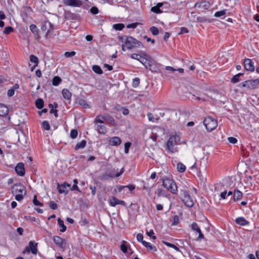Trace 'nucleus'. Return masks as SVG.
Wrapping results in <instances>:
<instances>
[{"instance_id": "34", "label": "nucleus", "mask_w": 259, "mask_h": 259, "mask_svg": "<svg viewBox=\"0 0 259 259\" xmlns=\"http://www.w3.org/2000/svg\"><path fill=\"white\" fill-rule=\"evenodd\" d=\"M93 70L98 74H102L103 73V71L101 69V67L97 65H95L93 66L92 67Z\"/></svg>"}, {"instance_id": "50", "label": "nucleus", "mask_w": 259, "mask_h": 259, "mask_svg": "<svg viewBox=\"0 0 259 259\" xmlns=\"http://www.w3.org/2000/svg\"><path fill=\"white\" fill-rule=\"evenodd\" d=\"M126 243V241H122V243L120 245V249L123 253L127 252V247L125 245V243Z\"/></svg>"}, {"instance_id": "1", "label": "nucleus", "mask_w": 259, "mask_h": 259, "mask_svg": "<svg viewBox=\"0 0 259 259\" xmlns=\"http://www.w3.org/2000/svg\"><path fill=\"white\" fill-rule=\"evenodd\" d=\"M12 192L15 195V199L18 201L22 200L26 193L25 187L21 184L14 185L12 188Z\"/></svg>"}, {"instance_id": "40", "label": "nucleus", "mask_w": 259, "mask_h": 259, "mask_svg": "<svg viewBox=\"0 0 259 259\" xmlns=\"http://www.w3.org/2000/svg\"><path fill=\"white\" fill-rule=\"evenodd\" d=\"M113 28L116 30H121L124 28V25L122 23H117L113 25Z\"/></svg>"}, {"instance_id": "55", "label": "nucleus", "mask_w": 259, "mask_h": 259, "mask_svg": "<svg viewBox=\"0 0 259 259\" xmlns=\"http://www.w3.org/2000/svg\"><path fill=\"white\" fill-rule=\"evenodd\" d=\"M131 145V143L129 142H126L124 144V152L125 153H128L129 152V149Z\"/></svg>"}, {"instance_id": "64", "label": "nucleus", "mask_w": 259, "mask_h": 259, "mask_svg": "<svg viewBox=\"0 0 259 259\" xmlns=\"http://www.w3.org/2000/svg\"><path fill=\"white\" fill-rule=\"evenodd\" d=\"M228 140V141L232 144H235L237 142V140L234 137H229Z\"/></svg>"}, {"instance_id": "62", "label": "nucleus", "mask_w": 259, "mask_h": 259, "mask_svg": "<svg viewBox=\"0 0 259 259\" xmlns=\"http://www.w3.org/2000/svg\"><path fill=\"white\" fill-rule=\"evenodd\" d=\"M137 239L139 242H141L142 243L143 240V235L141 233H139L137 235Z\"/></svg>"}, {"instance_id": "37", "label": "nucleus", "mask_w": 259, "mask_h": 259, "mask_svg": "<svg viewBox=\"0 0 259 259\" xmlns=\"http://www.w3.org/2000/svg\"><path fill=\"white\" fill-rule=\"evenodd\" d=\"M177 169L180 172H183L186 170V166L181 162H179L177 164Z\"/></svg>"}, {"instance_id": "46", "label": "nucleus", "mask_w": 259, "mask_h": 259, "mask_svg": "<svg viewBox=\"0 0 259 259\" xmlns=\"http://www.w3.org/2000/svg\"><path fill=\"white\" fill-rule=\"evenodd\" d=\"M14 31V29L11 26H8L5 28L4 30L3 31L4 33L5 34H9L11 32Z\"/></svg>"}, {"instance_id": "21", "label": "nucleus", "mask_w": 259, "mask_h": 259, "mask_svg": "<svg viewBox=\"0 0 259 259\" xmlns=\"http://www.w3.org/2000/svg\"><path fill=\"white\" fill-rule=\"evenodd\" d=\"M53 240L54 242L56 244L57 246H58L61 248H63V239L61 238L60 237L58 236H55L54 237Z\"/></svg>"}, {"instance_id": "51", "label": "nucleus", "mask_w": 259, "mask_h": 259, "mask_svg": "<svg viewBox=\"0 0 259 259\" xmlns=\"http://www.w3.org/2000/svg\"><path fill=\"white\" fill-rule=\"evenodd\" d=\"M78 135V132L76 130L73 129L71 131L70 137L72 139H75Z\"/></svg>"}, {"instance_id": "19", "label": "nucleus", "mask_w": 259, "mask_h": 259, "mask_svg": "<svg viewBox=\"0 0 259 259\" xmlns=\"http://www.w3.org/2000/svg\"><path fill=\"white\" fill-rule=\"evenodd\" d=\"M162 7V3H158L156 6L153 7L151 8V11L157 14H160L164 12L163 9H160Z\"/></svg>"}, {"instance_id": "63", "label": "nucleus", "mask_w": 259, "mask_h": 259, "mask_svg": "<svg viewBox=\"0 0 259 259\" xmlns=\"http://www.w3.org/2000/svg\"><path fill=\"white\" fill-rule=\"evenodd\" d=\"M179 223V217L178 215H174V218H173V222H172V224L173 225H177Z\"/></svg>"}, {"instance_id": "10", "label": "nucleus", "mask_w": 259, "mask_h": 259, "mask_svg": "<svg viewBox=\"0 0 259 259\" xmlns=\"http://www.w3.org/2000/svg\"><path fill=\"white\" fill-rule=\"evenodd\" d=\"M194 7L200 9L201 12H204L210 8V4L208 2L203 1L196 3Z\"/></svg>"}, {"instance_id": "15", "label": "nucleus", "mask_w": 259, "mask_h": 259, "mask_svg": "<svg viewBox=\"0 0 259 259\" xmlns=\"http://www.w3.org/2000/svg\"><path fill=\"white\" fill-rule=\"evenodd\" d=\"M16 172L20 176H23L25 175L24 165L23 163H19L15 168Z\"/></svg>"}, {"instance_id": "47", "label": "nucleus", "mask_w": 259, "mask_h": 259, "mask_svg": "<svg viewBox=\"0 0 259 259\" xmlns=\"http://www.w3.org/2000/svg\"><path fill=\"white\" fill-rule=\"evenodd\" d=\"M196 20L200 22H210V21L205 17H197Z\"/></svg>"}, {"instance_id": "26", "label": "nucleus", "mask_w": 259, "mask_h": 259, "mask_svg": "<svg viewBox=\"0 0 259 259\" xmlns=\"http://www.w3.org/2000/svg\"><path fill=\"white\" fill-rule=\"evenodd\" d=\"M242 193L238 190H235L233 193V199L234 201L240 200L242 197Z\"/></svg>"}, {"instance_id": "57", "label": "nucleus", "mask_w": 259, "mask_h": 259, "mask_svg": "<svg viewBox=\"0 0 259 259\" xmlns=\"http://www.w3.org/2000/svg\"><path fill=\"white\" fill-rule=\"evenodd\" d=\"M258 79L251 80L252 87L254 89L258 87Z\"/></svg>"}, {"instance_id": "30", "label": "nucleus", "mask_w": 259, "mask_h": 259, "mask_svg": "<svg viewBox=\"0 0 259 259\" xmlns=\"http://www.w3.org/2000/svg\"><path fill=\"white\" fill-rule=\"evenodd\" d=\"M244 73H239L237 74L234 75L231 79V82L233 83H236L240 81L239 77L243 75Z\"/></svg>"}, {"instance_id": "49", "label": "nucleus", "mask_w": 259, "mask_h": 259, "mask_svg": "<svg viewBox=\"0 0 259 259\" xmlns=\"http://www.w3.org/2000/svg\"><path fill=\"white\" fill-rule=\"evenodd\" d=\"M42 126L46 131H49L50 129L49 123L46 120L42 122Z\"/></svg>"}, {"instance_id": "42", "label": "nucleus", "mask_w": 259, "mask_h": 259, "mask_svg": "<svg viewBox=\"0 0 259 259\" xmlns=\"http://www.w3.org/2000/svg\"><path fill=\"white\" fill-rule=\"evenodd\" d=\"M78 104L84 108H88L89 107V104L87 103L84 99H79L78 100Z\"/></svg>"}, {"instance_id": "58", "label": "nucleus", "mask_w": 259, "mask_h": 259, "mask_svg": "<svg viewBox=\"0 0 259 259\" xmlns=\"http://www.w3.org/2000/svg\"><path fill=\"white\" fill-rule=\"evenodd\" d=\"M90 12L92 14L96 15L99 13V10L96 7H93L90 9Z\"/></svg>"}, {"instance_id": "61", "label": "nucleus", "mask_w": 259, "mask_h": 259, "mask_svg": "<svg viewBox=\"0 0 259 259\" xmlns=\"http://www.w3.org/2000/svg\"><path fill=\"white\" fill-rule=\"evenodd\" d=\"M189 32V30L188 29L186 28V27H181V31L180 32L178 33L179 35H181V34H182L183 33H188Z\"/></svg>"}, {"instance_id": "14", "label": "nucleus", "mask_w": 259, "mask_h": 259, "mask_svg": "<svg viewBox=\"0 0 259 259\" xmlns=\"http://www.w3.org/2000/svg\"><path fill=\"white\" fill-rule=\"evenodd\" d=\"M244 66L245 69L249 71H254V66L252 63L251 60L250 59H245L244 61Z\"/></svg>"}, {"instance_id": "13", "label": "nucleus", "mask_w": 259, "mask_h": 259, "mask_svg": "<svg viewBox=\"0 0 259 259\" xmlns=\"http://www.w3.org/2000/svg\"><path fill=\"white\" fill-rule=\"evenodd\" d=\"M109 145L112 146H118L121 143V140L118 137H113L109 138Z\"/></svg>"}, {"instance_id": "59", "label": "nucleus", "mask_w": 259, "mask_h": 259, "mask_svg": "<svg viewBox=\"0 0 259 259\" xmlns=\"http://www.w3.org/2000/svg\"><path fill=\"white\" fill-rule=\"evenodd\" d=\"M146 234L148 236L151 237L153 239L155 240L156 239V236L154 235V233L153 230H151L149 232H147Z\"/></svg>"}, {"instance_id": "23", "label": "nucleus", "mask_w": 259, "mask_h": 259, "mask_svg": "<svg viewBox=\"0 0 259 259\" xmlns=\"http://www.w3.org/2000/svg\"><path fill=\"white\" fill-rule=\"evenodd\" d=\"M235 223L240 226H245L249 224V222L246 221L243 217H238L236 219Z\"/></svg>"}, {"instance_id": "53", "label": "nucleus", "mask_w": 259, "mask_h": 259, "mask_svg": "<svg viewBox=\"0 0 259 259\" xmlns=\"http://www.w3.org/2000/svg\"><path fill=\"white\" fill-rule=\"evenodd\" d=\"M33 203L35 205L40 206H42L43 205L42 203H41V202L37 200L36 195H34V196L33 197Z\"/></svg>"}, {"instance_id": "6", "label": "nucleus", "mask_w": 259, "mask_h": 259, "mask_svg": "<svg viewBox=\"0 0 259 259\" xmlns=\"http://www.w3.org/2000/svg\"><path fill=\"white\" fill-rule=\"evenodd\" d=\"M203 124L207 131L211 132L217 127L218 125V122L214 118L211 117H208L204 119Z\"/></svg>"}, {"instance_id": "41", "label": "nucleus", "mask_w": 259, "mask_h": 259, "mask_svg": "<svg viewBox=\"0 0 259 259\" xmlns=\"http://www.w3.org/2000/svg\"><path fill=\"white\" fill-rule=\"evenodd\" d=\"M118 200H119L115 197H112V198L110 199V204L112 206H115L118 204Z\"/></svg>"}, {"instance_id": "35", "label": "nucleus", "mask_w": 259, "mask_h": 259, "mask_svg": "<svg viewBox=\"0 0 259 259\" xmlns=\"http://www.w3.org/2000/svg\"><path fill=\"white\" fill-rule=\"evenodd\" d=\"M30 61L31 62L34 63L35 64L34 65V67H35L36 66H37L38 63V59L36 56L33 55H31L30 56Z\"/></svg>"}, {"instance_id": "4", "label": "nucleus", "mask_w": 259, "mask_h": 259, "mask_svg": "<svg viewBox=\"0 0 259 259\" xmlns=\"http://www.w3.org/2000/svg\"><path fill=\"white\" fill-rule=\"evenodd\" d=\"M163 186L171 193L176 194L177 193L178 189L176 183L174 180L166 178L162 180Z\"/></svg>"}, {"instance_id": "60", "label": "nucleus", "mask_w": 259, "mask_h": 259, "mask_svg": "<svg viewBox=\"0 0 259 259\" xmlns=\"http://www.w3.org/2000/svg\"><path fill=\"white\" fill-rule=\"evenodd\" d=\"M138 24H139L138 23H131V24H128L126 26V27L127 28H136L137 27V26L138 25Z\"/></svg>"}, {"instance_id": "27", "label": "nucleus", "mask_w": 259, "mask_h": 259, "mask_svg": "<svg viewBox=\"0 0 259 259\" xmlns=\"http://www.w3.org/2000/svg\"><path fill=\"white\" fill-rule=\"evenodd\" d=\"M139 61L144 65V66L148 68L150 66V61L147 59L146 58H144V57H140L139 58Z\"/></svg>"}, {"instance_id": "36", "label": "nucleus", "mask_w": 259, "mask_h": 259, "mask_svg": "<svg viewBox=\"0 0 259 259\" xmlns=\"http://www.w3.org/2000/svg\"><path fill=\"white\" fill-rule=\"evenodd\" d=\"M106 119V117L102 115L97 116L95 119V123H101L104 122V120Z\"/></svg>"}, {"instance_id": "5", "label": "nucleus", "mask_w": 259, "mask_h": 259, "mask_svg": "<svg viewBox=\"0 0 259 259\" xmlns=\"http://www.w3.org/2000/svg\"><path fill=\"white\" fill-rule=\"evenodd\" d=\"M180 137L177 135L172 136L168 139L166 146L169 151L171 153H174L177 151L175 146L178 144V142L180 141Z\"/></svg>"}, {"instance_id": "39", "label": "nucleus", "mask_w": 259, "mask_h": 259, "mask_svg": "<svg viewBox=\"0 0 259 259\" xmlns=\"http://www.w3.org/2000/svg\"><path fill=\"white\" fill-rule=\"evenodd\" d=\"M99 179L100 180H102V181H107V180H108L109 179H110L111 178H110V177L109 176V175H108L107 172L106 171L105 172L101 174L99 177Z\"/></svg>"}, {"instance_id": "11", "label": "nucleus", "mask_w": 259, "mask_h": 259, "mask_svg": "<svg viewBox=\"0 0 259 259\" xmlns=\"http://www.w3.org/2000/svg\"><path fill=\"white\" fill-rule=\"evenodd\" d=\"M124 171V168H122L120 170V171L119 172H116V170L114 168L112 169H108L106 171L108 175L110 177L111 179H112L113 178L115 177H118L120 175H121L123 172Z\"/></svg>"}, {"instance_id": "24", "label": "nucleus", "mask_w": 259, "mask_h": 259, "mask_svg": "<svg viewBox=\"0 0 259 259\" xmlns=\"http://www.w3.org/2000/svg\"><path fill=\"white\" fill-rule=\"evenodd\" d=\"M8 107L4 104L0 103V116H5L8 113Z\"/></svg>"}, {"instance_id": "22", "label": "nucleus", "mask_w": 259, "mask_h": 259, "mask_svg": "<svg viewBox=\"0 0 259 259\" xmlns=\"http://www.w3.org/2000/svg\"><path fill=\"white\" fill-rule=\"evenodd\" d=\"M142 244L147 248L148 251L155 252L157 251V248L155 246L152 245L149 242L143 241Z\"/></svg>"}, {"instance_id": "52", "label": "nucleus", "mask_w": 259, "mask_h": 259, "mask_svg": "<svg viewBox=\"0 0 259 259\" xmlns=\"http://www.w3.org/2000/svg\"><path fill=\"white\" fill-rule=\"evenodd\" d=\"M75 54H76V52L74 51L66 52L64 53V56L66 58H70V57H72L75 56Z\"/></svg>"}, {"instance_id": "7", "label": "nucleus", "mask_w": 259, "mask_h": 259, "mask_svg": "<svg viewBox=\"0 0 259 259\" xmlns=\"http://www.w3.org/2000/svg\"><path fill=\"white\" fill-rule=\"evenodd\" d=\"M37 243L34 242L33 241H30L29 242V246H26L23 251H22L23 254H25L26 252H31L33 254H36L37 252Z\"/></svg>"}, {"instance_id": "43", "label": "nucleus", "mask_w": 259, "mask_h": 259, "mask_svg": "<svg viewBox=\"0 0 259 259\" xmlns=\"http://www.w3.org/2000/svg\"><path fill=\"white\" fill-rule=\"evenodd\" d=\"M162 7L161 9H163V12H167L170 10V5L167 2H162Z\"/></svg>"}, {"instance_id": "54", "label": "nucleus", "mask_w": 259, "mask_h": 259, "mask_svg": "<svg viewBox=\"0 0 259 259\" xmlns=\"http://www.w3.org/2000/svg\"><path fill=\"white\" fill-rule=\"evenodd\" d=\"M140 84V79L138 77L135 78L133 81V87L136 88L139 86Z\"/></svg>"}, {"instance_id": "32", "label": "nucleus", "mask_w": 259, "mask_h": 259, "mask_svg": "<svg viewBox=\"0 0 259 259\" xmlns=\"http://www.w3.org/2000/svg\"><path fill=\"white\" fill-rule=\"evenodd\" d=\"M97 130L98 131L99 133L101 134H105L107 132L106 127L103 125H98Z\"/></svg>"}, {"instance_id": "45", "label": "nucleus", "mask_w": 259, "mask_h": 259, "mask_svg": "<svg viewBox=\"0 0 259 259\" xmlns=\"http://www.w3.org/2000/svg\"><path fill=\"white\" fill-rule=\"evenodd\" d=\"M242 87H246L248 88L252 86L251 80H246L241 83Z\"/></svg>"}, {"instance_id": "25", "label": "nucleus", "mask_w": 259, "mask_h": 259, "mask_svg": "<svg viewBox=\"0 0 259 259\" xmlns=\"http://www.w3.org/2000/svg\"><path fill=\"white\" fill-rule=\"evenodd\" d=\"M62 94L64 99L67 100H71L72 94L68 89H63V90L62 91Z\"/></svg>"}, {"instance_id": "29", "label": "nucleus", "mask_w": 259, "mask_h": 259, "mask_svg": "<svg viewBox=\"0 0 259 259\" xmlns=\"http://www.w3.org/2000/svg\"><path fill=\"white\" fill-rule=\"evenodd\" d=\"M35 106L37 109H42L44 106V102L42 99L39 98L35 101Z\"/></svg>"}, {"instance_id": "28", "label": "nucleus", "mask_w": 259, "mask_h": 259, "mask_svg": "<svg viewBox=\"0 0 259 259\" xmlns=\"http://www.w3.org/2000/svg\"><path fill=\"white\" fill-rule=\"evenodd\" d=\"M87 144V141L84 140H82L80 142L77 143L74 147L75 150H78L80 149L84 148Z\"/></svg>"}, {"instance_id": "9", "label": "nucleus", "mask_w": 259, "mask_h": 259, "mask_svg": "<svg viewBox=\"0 0 259 259\" xmlns=\"http://www.w3.org/2000/svg\"><path fill=\"white\" fill-rule=\"evenodd\" d=\"M63 3L66 6L73 7H79L82 5L80 0H62Z\"/></svg>"}, {"instance_id": "16", "label": "nucleus", "mask_w": 259, "mask_h": 259, "mask_svg": "<svg viewBox=\"0 0 259 259\" xmlns=\"http://www.w3.org/2000/svg\"><path fill=\"white\" fill-rule=\"evenodd\" d=\"M71 185L70 184L65 182L63 184L61 185H58V191L60 193H67L68 191L66 190L67 187H70Z\"/></svg>"}, {"instance_id": "38", "label": "nucleus", "mask_w": 259, "mask_h": 259, "mask_svg": "<svg viewBox=\"0 0 259 259\" xmlns=\"http://www.w3.org/2000/svg\"><path fill=\"white\" fill-rule=\"evenodd\" d=\"M162 243L164 244H165V245H166L167 246L174 248L175 250H176L177 251H180L179 248L173 244L170 243L165 241H162Z\"/></svg>"}, {"instance_id": "33", "label": "nucleus", "mask_w": 259, "mask_h": 259, "mask_svg": "<svg viewBox=\"0 0 259 259\" xmlns=\"http://www.w3.org/2000/svg\"><path fill=\"white\" fill-rule=\"evenodd\" d=\"M58 223L59 226L61 228L60 231L64 232L66 230V227L64 224V222L60 218L58 219Z\"/></svg>"}, {"instance_id": "31", "label": "nucleus", "mask_w": 259, "mask_h": 259, "mask_svg": "<svg viewBox=\"0 0 259 259\" xmlns=\"http://www.w3.org/2000/svg\"><path fill=\"white\" fill-rule=\"evenodd\" d=\"M61 78L58 76H56L53 78L52 84L54 86H57L61 83Z\"/></svg>"}, {"instance_id": "18", "label": "nucleus", "mask_w": 259, "mask_h": 259, "mask_svg": "<svg viewBox=\"0 0 259 259\" xmlns=\"http://www.w3.org/2000/svg\"><path fill=\"white\" fill-rule=\"evenodd\" d=\"M30 30L34 34L36 39L39 38V30L37 29L36 26L35 24H31L29 26Z\"/></svg>"}, {"instance_id": "12", "label": "nucleus", "mask_w": 259, "mask_h": 259, "mask_svg": "<svg viewBox=\"0 0 259 259\" xmlns=\"http://www.w3.org/2000/svg\"><path fill=\"white\" fill-rule=\"evenodd\" d=\"M191 229L196 231L199 234V236L197 239V241H200L203 239H204V237L203 234H202L199 227L198 226L197 224L196 223H193L191 225Z\"/></svg>"}, {"instance_id": "17", "label": "nucleus", "mask_w": 259, "mask_h": 259, "mask_svg": "<svg viewBox=\"0 0 259 259\" xmlns=\"http://www.w3.org/2000/svg\"><path fill=\"white\" fill-rule=\"evenodd\" d=\"M195 138L199 142H203L207 140V135L205 132L198 133Z\"/></svg>"}, {"instance_id": "48", "label": "nucleus", "mask_w": 259, "mask_h": 259, "mask_svg": "<svg viewBox=\"0 0 259 259\" xmlns=\"http://www.w3.org/2000/svg\"><path fill=\"white\" fill-rule=\"evenodd\" d=\"M150 30L154 35H156L159 33L158 29L155 26L151 27Z\"/></svg>"}, {"instance_id": "44", "label": "nucleus", "mask_w": 259, "mask_h": 259, "mask_svg": "<svg viewBox=\"0 0 259 259\" xmlns=\"http://www.w3.org/2000/svg\"><path fill=\"white\" fill-rule=\"evenodd\" d=\"M226 14V10L224 9L223 10L216 12L214 15L215 17H220L221 16H224Z\"/></svg>"}, {"instance_id": "2", "label": "nucleus", "mask_w": 259, "mask_h": 259, "mask_svg": "<svg viewBox=\"0 0 259 259\" xmlns=\"http://www.w3.org/2000/svg\"><path fill=\"white\" fill-rule=\"evenodd\" d=\"M180 197L186 206L192 207L194 205V201L186 189H181L180 191Z\"/></svg>"}, {"instance_id": "3", "label": "nucleus", "mask_w": 259, "mask_h": 259, "mask_svg": "<svg viewBox=\"0 0 259 259\" xmlns=\"http://www.w3.org/2000/svg\"><path fill=\"white\" fill-rule=\"evenodd\" d=\"M125 46L127 50H132L139 48L141 45V42L131 36H126L125 38Z\"/></svg>"}, {"instance_id": "20", "label": "nucleus", "mask_w": 259, "mask_h": 259, "mask_svg": "<svg viewBox=\"0 0 259 259\" xmlns=\"http://www.w3.org/2000/svg\"><path fill=\"white\" fill-rule=\"evenodd\" d=\"M58 106V105L56 103H54V104H50L49 107L51 108L50 110L51 114H54L56 117L58 116V110L56 109Z\"/></svg>"}, {"instance_id": "8", "label": "nucleus", "mask_w": 259, "mask_h": 259, "mask_svg": "<svg viewBox=\"0 0 259 259\" xmlns=\"http://www.w3.org/2000/svg\"><path fill=\"white\" fill-rule=\"evenodd\" d=\"M54 29V25L52 24L50 21H44L41 26V30L42 31H46V30L47 33L46 36L47 37L48 35L49 34V33L53 30Z\"/></svg>"}, {"instance_id": "56", "label": "nucleus", "mask_w": 259, "mask_h": 259, "mask_svg": "<svg viewBox=\"0 0 259 259\" xmlns=\"http://www.w3.org/2000/svg\"><path fill=\"white\" fill-rule=\"evenodd\" d=\"M49 206L50 207L54 210H55L57 208L58 205L57 204L54 202V201H50L49 203Z\"/></svg>"}]
</instances>
